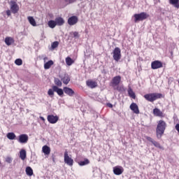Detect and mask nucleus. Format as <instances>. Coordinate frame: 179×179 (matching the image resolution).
<instances>
[{
	"label": "nucleus",
	"instance_id": "obj_1",
	"mask_svg": "<svg viewBox=\"0 0 179 179\" xmlns=\"http://www.w3.org/2000/svg\"><path fill=\"white\" fill-rule=\"evenodd\" d=\"M54 83L55 84V85L52 87V89H50L48 92V94L50 96V97H53L55 95V92L57 93V94L60 96V97H63L64 96V92L63 90L59 87H61L62 86V81L58 79V78H55Z\"/></svg>",
	"mask_w": 179,
	"mask_h": 179
},
{
	"label": "nucleus",
	"instance_id": "obj_2",
	"mask_svg": "<svg viewBox=\"0 0 179 179\" xmlns=\"http://www.w3.org/2000/svg\"><path fill=\"white\" fill-rule=\"evenodd\" d=\"M167 125L164 120H159L156 129L157 138L160 139L164 134Z\"/></svg>",
	"mask_w": 179,
	"mask_h": 179
},
{
	"label": "nucleus",
	"instance_id": "obj_3",
	"mask_svg": "<svg viewBox=\"0 0 179 179\" xmlns=\"http://www.w3.org/2000/svg\"><path fill=\"white\" fill-rule=\"evenodd\" d=\"M162 97H163V95L159 93H151V94H145L144 96V98L150 102H154L157 99H161Z\"/></svg>",
	"mask_w": 179,
	"mask_h": 179
},
{
	"label": "nucleus",
	"instance_id": "obj_4",
	"mask_svg": "<svg viewBox=\"0 0 179 179\" xmlns=\"http://www.w3.org/2000/svg\"><path fill=\"white\" fill-rule=\"evenodd\" d=\"M134 22L136 23L139 21H143L145 20H146L147 18H148L150 17V15L148 14H147L146 13H141L140 14H135L134 15Z\"/></svg>",
	"mask_w": 179,
	"mask_h": 179
},
{
	"label": "nucleus",
	"instance_id": "obj_5",
	"mask_svg": "<svg viewBox=\"0 0 179 179\" xmlns=\"http://www.w3.org/2000/svg\"><path fill=\"white\" fill-rule=\"evenodd\" d=\"M122 81V78L120 76H117L115 77H114L111 82H110V85L114 88L115 89V87H117L120 83H121Z\"/></svg>",
	"mask_w": 179,
	"mask_h": 179
},
{
	"label": "nucleus",
	"instance_id": "obj_6",
	"mask_svg": "<svg viewBox=\"0 0 179 179\" xmlns=\"http://www.w3.org/2000/svg\"><path fill=\"white\" fill-rule=\"evenodd\" d=\"M113 57L116 62H119L121 59V50L119 48H115L113 52Z\"/></svg>",
	"mask_w": 179,
	"mask_h": 179
},
{
	"label": "nucleus",
	"instance_id": "obj_7",
	"mask_svg": "<svg viewBox=\"0 0 179 179\" xmlns=\"http://www.w3.org/2000/svg\"><path fill=\"white\" fill-rule=\"evenodd\" d=\"M29 141V136L27 134H21L18 136L17 141L22 144H25Z\"/></svg>",
	"mask_w": 179,
	"mask_h": 179
},
{
	"label": "nucleus",
	"instance_id": "obj_8",
	"mask_svg": "<svg viewBox=\"0 0 179 179\" xmlns=\"http://www.w3.org/2000/svg\"><path fill=\"white\" fill-rule=\"evenodd\" d=\"M64 162L70 166L73 165V159L69 157L67 151L64 152Z\"/></svg>",
	"mask_w": 179,
	"mask_h": 179
},
{
	"label": "nucleus",
	"instance_id": "obj_9",
	"mask_svg": "<svg viewBox=\"0 0 179 179\" xmlns=\"http://www.w3.org/2000/svg\"><path fill=\"white\" fill-rule=\"evenodd\" d=\"M162 67H163V64L159 61H155V62H152L151 64V68L154 70L158 69Z\"/></svg>",
	"mask_w": 179,
	"mask_h": 179
},
{
	"label": "nucleus",
	"instance_id": "obj_10",
	"mask_svg": "<svg viewBox=\"0 0 179 179\" xmlns=\"http://www.w3.org/2000/svg\"><path fill=\"white\" fill-rule=\"evenodd\" d=\"M78 22V17L76 16H72L71 17L69 18L68 20V24L70 26H73L75 24H76Z\"/></svg>",
	"mask_w": 179,
	"mask_h": 179
},
{
	"label": "nucleus",
	"instance_id": "obj_11",
	"mask_svg": "<svg viewBox=\"0 0 179 179\" xmlns=\"http://www.w3.org/2000/svg\"><path fill=\"white\" fill-rule=\"evenodd\" d=\"M10 10L13 14L17 13L19 11V6L15 1H11Z\"/></svg>",
	"mask_w": 179,
	"mask_h": 179
},
{
	"label": "nucleus",
	"instance_id": "obj_12",
	"mask_svg": "<svg viewBox=\"0 0 179 179\" xmlns=\"http://www.w3.org/2000/svg\"><path fill=\"white\" fill-rule=\"evenodd\" d=\"M153 114L155 116L159 117L161 118H163L165 117V114L162 111H161L159 108H157L153 110Z\"/></svg>",
	"mask_w": 179,
	"mask_h": 179
},
{
	"label": "nucleus",
	"instance_id": "obj_13",
	"mask_svg": "<svg viewBox=\"0 0 179 179\" xmlns=\"http://www.w3.org/2000/svg\"><path fill=\"white\" fill-rule=\"evenodd\" d=\"M47 119L50 124H55L59 120V117L57 115L54 116L53 115H48Z\"/></svg>",
	"mask_w": 179,
	"mask_h": 179
},
{
	"label": "nucleus",
	"instance_id": "obj_14",
	"mask_svg": "<svg viewBox=\"0 0 179 179\" xmlns=\"http://www.w3.org/2000/svg\"><path fill=\"white\" fill-rule=\"evenodd\" d=\"M62 90H63V92H64L66 94H67L69 96H73L75 94V92L69 87H65Z\"/></svg>",
	"mask_w": 179,
	"mask_h": 179
},
{
	"label": "nucleus",
	"instance_id": "obj_15",
	"mask_svg": "<svg viewBox=\"0 0 179 179\" xmlns=\"http://www.w3.org/2000/svg\"><path fill=\"white\" fill-rule=\"evenodd\" d=\"M145 138L148 141L151 142L156 148H159V149H164L163 147L161 146V145H160L158 142L154 141L151 137L145 136Z\"/></svg>",
	"mask_w": 179,
	"mask_h": 179
},
{
	"label": "nucleus",
	"instance_id": "obj_16",
	"mask_svg": "<svg viewBox=\"0 0 179 179\" xmlns=\"http://www.w3.org/2000/svg\"><path fill=\"white\" fill-rule=\"evenodd\" d=\"M124 172V169L122 166H117L113 168V173L117 175L120 176Z\"/></svg>",
	"mask_w": 179,
	"mask_h": 179
},
{
	"label": "nucleus",
	"instance_id": "obj_17",
	"mask_svg": "<svg viewBox=\"0 0 179 179\" xmlns=\"http://www.w3.org/2000/svg\"><path fill=\"white\" fill-rule=\"evenodd\" d=\"M86 85L87 87H90L91 89H94L98 87V84L96 82L93 81L92 80H89L86 82Z\"/></svg>",
	"mask_w": 179,
	"mask_h": 179
},
{
	"label": "nucleus",
	"instance_id": "obj_18",
	"mask_svg": "<svg viewBox=\"0 0 179 179\" xmlns=\"http://www.w3.org/2000/svg\"><path fill=\"white\" fill-rule=\"evenodd\" d=\"M130 108H131V110L134 113H136V114H139V113H140L138 107V106H137L136 103H131V105L130 106Z\"/></svg>",
	"mask_w": 179,
	"mask_h": 179
},
{
	"label": "nucleus",
	"instance_id": "obj_19",
	"mask_svg": "<svg viewBox=\"0 0 179 179\" xmlns=\"http://www.w3.org/2000/svg\"><path fill=\"white\" fill-rule=\"evenodd\" d=\"M4 42H5V43L6 44V45L10 46V45L14 44L15 40H14V38H12V37H6V38H5Z\"/></svg>",
	"mask_w": 179,
	"mask_h": 179
},
{
	"label": "nucleus",
	"instance_id": "obj_20",
	"mask_svg": "<svg viewBox=\"0 0 179 179\" xmlns=\"http://www.w3.org/2000/svg\"><path fill=\"white\" fill-rule=\"evenodd\" d=\"M55 22H56V24L58 25V26H62L65 21L64 20V19L62 17H57L55 19Z\"/></svg>",
	"mask_w": 179,
	"mask_h": 179
},
{
	"label": "nucleus",
	"instance_id": "obj_21",
	"mask_svg": "<svg viewBox=\"0 0 179 179\" xmlns=\"http://www.w3.org/2000/svg\"><path fill=\"white\" fill-rule=\"evenodd\" d=\"M20 158L23 161L27 158V152L25 150L22 149L20 150Z\"/></svg>",
	"mask_w": 179,
	"mask_h": 179
},
{
	"label": "nucleus",
	"instance_id": "obj_22",
	"mask_svg": "<svg viewBox=\"0 0 179 179\" xmlns=\"http://www.w3.org/2000/svg\"><path fill=\"white\" fill-rule=\"evenodd\" d=\"M53 64H54L53 61L50 60V61H48V62H46V63L44 64V69H45V70H48V69H50L51 66H52Z\"/></svg>",
	"mask_w": 179,
	"mask_h": 179
},
{
	"label": "nucleus",
	"instance_id": "obj_23",
	"mask_svg": "<svg viewBox=\"0 0 179 179\" xmlns=\"http://www.w3.org/2000/svg\"><path fill=\"white\" fill-rule=\"evenodd\" d=\"M43 152L45 155H50V148L48 145H44L43 147Z\"/></svg>",
	"mask_w": 179,
	"mask_h": 179
},
{
	"label": "nucleus",
	"instance_id": "obj_24",
	"mask_svg": "<svg viewBox=\"0 0 179 179\" xmlns=\"http://www.w3.org/2000/svg\"><path fill=\"white\" fill-rule=\"evenodd\" d=\"M169 3L173 5L176 8H179V0H170Z\"/></svg>",
	"mask_w": 179,
	"mask_h": 179
},
{
	"label": "nucleus",
	"instance_id": "obj_25",
	"mask_svg": "<svg viewBox=\"0 0 179 179\" xmlns=\"http://www.w3.org/2000/svg\"><path fill=\"white\" fill-rule=\"evenodd\" d=\"M62 81L63 82L64 84L68 85L69 83L70 82V78L69 77L68 75H65L64 77L62 78Z\"/></svg>",
	"mask_w": 179,
	"mask_h": 179
},
{
	"label": "nucleus",
	"instance_id": "obj_26",
	"mask_svg": "<svg viewBox=\"0 0 179 179\" xmlns=\"http://www.w3.org/2000/svg\"><path fill=\"white\" fill-rule=\"evenodd\" d=\"M26 173L27 176H31L34 174L32 169L29 166H27L26 168Z\"/></svg>",
	"mask_w": 179,
	"mask_h": 179
},
{
	"label": "nucleus",
	"instance_id": "obj_27",
	"mask_svg": "<svg viewBox=\"0 0 179 179\" xmlns=\"http://www.w3.org/2000/svg\"><path fill=\"white\" fill-rule=\"evenodd\" d=\"M29 23L33 26V27H36V22L35 21V20L34 19L33 17H27Z\"/></svg>",
	"mask_w": 179,
	"mask_h": 179
},
{
	"label": "nucleus",
	"instance_id": "obj_28",
	"mask_svg": "<svg viewBox=\"0 0 179 179\" xmlns=\"http://www.w3.org/2000/svg\"><path fill=\"white\" fill-rule=\"evenodd\" d=\"M74 61L69 57L66 58V63L68 66H71L73 64H74Z\"/></svg>",
	"mask_w": 179,
	"mask_h": 179
},
{
	"label": "nucleus",
	"instance_id": "obj_29",
	"mask_svg": "<svg viewBox=\"0 0 179 179\" xmlns=\"http://www.w3.org/2000/svg\"><path fill=\"white\" fill-rule=\"evenodd\" d=\"M128 94H129V96L131 98H132V99H136V94H135V93L134 92V91L132 90L131 88H129V89L128 90Z\"/></svg>",
	"mask_w": 179,
	"mask_h": 179
},
{
	"label": "nucleus",
	"instance_id": "obj_30",
	"mask_svg": "<svg viewBox=\"0 0 179 179\" xmlns=\"http://www.w3.org/2000/svg\"><path fill=\"white\" fill-rule=\"evenodd\" d=\"M90 164V161L88 159H85L84 161H81L80 162H78V164L81 166H85V165H87Z\"/></svg>",
	"mask_w": 179,
	"mask_h": 179
},
{
	"label": "nucleus",
	"instance_id": "obj_31",
	"mask_svg": "<svg viewBox=\"0 0 179 179\" xmlns=\"http://www.w3.org/2000/svg\"><path fill=\"white\" fill-rule=\"evenodd\" d=\"M7 138H8L9 140H14V139H15L16 136H15V134L14 133L10 132V133H8V134H7Z\"/></svg>",
	"mask_w": 179,
	"mask_h": 179
},
{
	"label": "nucleus",
	"instance_id": "obj_32",
	"mask_svg": "<svg viewBox=\"0 0 179 179\" xmlns=\"http://www.w3.org/2000/svg\"><path fill=\"white\" fill-rule=\"evenodd\" d=\"M57 25V23H56V21H54V20H50L48 22V26L52 28V29H54Z\"/></svg>",
	"mask_w": 179,
	"mask_h": 179
},
{
	"label": "nucleus",
	"instance_id": "obj_33",
	"mask_svg": "<svg viewBox=\"0 0 179 179\" xmlns=\"http://www.w3.org/2000/svg\"><path fill=\"white\" fill-rule=\"evenodd\" d=\"M59 46V42L58 41H55L54 43H52L51 48L52 50L57 48Z\"/></svg>",
	"mask_w": 179,
	"mask_h": 179
},
{
	"label": "nucleus",
	"instance_id": "obj_34",
	"mask_svg": "<svg viewBox=\"0 0 179 179\" xmlns=\"http://www.w3.org/2000/svg\"><path fill=\"white\" fill-rule=\"evenodd\" d=\"M15 64L17 66H21L22 64V60L21 59H17L15 61Z\"/></svg>",
	"mask_w": 179,
	"mask_h": 179
},
{
	"label": "nucleus",
	"instance_id": "obj_35",
	"mask_svg": "<svg viewBox=\"0 0 179 179\" xmlns=\"http://www.w3.org/2000/svg\"><path fill=\"white\" fill-rule=\"evenodd\" d=\"M72 35L73 36L74 38H79L80 37L79 34L77 31L73 32Z\"/></svg>",
	"mask_w": 179,
	"mask_h": 179
},
{
	"label": "nucleus",
	"instance_id": "obj_36",
	"mask_svg": "<svg viewBox=\"0 0 179 179\" xmlns=\"http://www.w3.org/2000/svg\"><path fill=\"white\" fill-rule=\"evenodd\" d=\"M64 1L69 4L73 3L76 1V0H64Z\"/></svg>",
	"mask_w": 179,
	"mask_h": 179
},
{
	"label": "nucleus",
	"instance_id": "obj_37",
	"mask_svg": "<svg viewBox=\"0 0 179 179\" xmlns=\"http://www.w3.org/2000/svg\"><path fill=\"white\" fill-rule=\"evenodd\" d=\"M6 14H7L8 16H10V15H11L10 10H8L6 11Z\"/></svg>",
	"mask_w": 179,
	"mask_h": 179
},
{
	"label": "nucleus",
	"instance_id": "obj_38",
	"mask_svg": "<svg viewBox=\"0 0 179 179\" xmlns=\"http://www.w3.org/2000/svg\"><path fill=\"white\" fill-rule=\"evenodd\" d=\"M107 106L110 108H112L113 107V106L110 103H107Z\"/></svg>",
	"mask_w": 179,
	"mask_h": 179
},
{
	"label": "nucleus",
	"instance_id": "obj_39",
	"mask_svg": "<svg viewBox=\"0 0 179 179\" xmlns=\"http://www.w3.org/2000/svg\"><path fill=\"white\" fill-rule=\"evenodd\" d=\"M176 130L179 132V124H177L176 126Z\"/></svg>",
	"mask_w": 179,
	"mask_h": 179
},
{
	"label": "nucleus",
	"instance_id": "obj_40",
	"mask_svg": "<svg viewBox=\"0 0 179 179\" xmlns=\"http://www.w3.org/2000/svg\"><path fill=\"white\" fill-rule=\"evenodd\" d=\"M48 57H45L44 59H43V60L45 62L46 60H48Z\"/></svg>",
	"mask_w": 179,
	"mask_h": 179
},
{
	"label": "nucleus",
	"instance_id": "obj_41",
	"mask_svg": "<svg viewBox=\"0 0 179 179\" xmlns=\"http://www.w3.org/2000/svg\"><path fill=\"white\" fill-rule=\"evenodd\" d=\"M41 119L42 120L45 121V119H44L43 117H41Z\"/></svg>",
	"mask_w": 179,
	"mask_h": 179
},
{
	"label": "nucleus",
	"instance_id": "obj_42",
	"mask_svg": "<svg viewBox=\"0 0 179 179\" xmlns=\"http://www.w3.org/2000/svg\"><path fill=\"white\" fill-rule=\"evenodd\" d=\"M116 90H119V88L117 87Z\"/></svg>",
	"mask_w": 179,
	"mask_h": 179
},
{
	"label": "nucleus",
	"instance_id": "obj_43",
	"mask_svg": "<svg viewBox=\"0 0 179 179\" xmlns=\"http://www.w3.org/2000/svg\"><path fill=\"white\" fill-rule=\"evenodd\" d=\"M178 83H179V82H178Z\"/></svg>",
	"mask_w": 179,
	"mask_h": 179
}]
</instances>
